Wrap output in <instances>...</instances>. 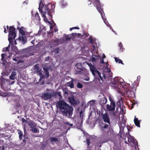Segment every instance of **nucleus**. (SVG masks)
<instances>
[{"instance_id": "39", "label": "nucleus", "mask_w": 150, "mask_h": 150, "mask_svg": "<svg viewBox=\"0 0 150 150\" xmlns=\"http://www.w3.org/2000/svg\"><path fill=\"white\" fill-rule=\"evenodd\" d=\"M71 38L68 35L66 37V40L67 41H70L71 40Z\"/></svg>"}, {"instance_id": "54", "label": "nucleus", "mask_w": 150, "mask_h": 150, "mask_svg": "<svg viewBox=\"0 0 150 150\" xmlns=\"http://www.w3.org/2000/svg\"><path fill=\"white\" fill-rule=\"evenodd\" d=\"M68 93L67 92V91H65L64 93V96L66 94V95L67 96L68 95Z\"/></svg>"}, {"instance_id": "59", "label": "nucleus", "mask_w": 150, "mask_h": 150, "mask_svg": "<svg viewBox=\"0 0 150 150\" xmlns=\"http://www.w3.org/2000/svg\"><path fill=\"white\" fill-rule=\"evenodd\" d=\"M89 79V78H85L84 79V80L86 81H88Z\"/></svg>"}, {"instance_id": "14", "label": "nucleus", "mask_w": 150, "mask_h": 150, "mask_svg": "<svg viewBox=\"0 0 150 150\" xmlns=\"http://www.w3.org/2000/svg\"><path fill=\"white\" fill-rule=\"evenodd\" d=\"M50 142L52 144H54L55 143L58 144L59 143V141L58 139L54 137H50Z\"/></svg>"}, {"instance_id": "42", "label": "nucleus", "mask_w": 150, "mask_h": 150, "mask_svg": "<svg viewBox=\"0 0 150 150\" xmlns=\"http://www.w3.org/2000/svg\"><path fill=\"white\" fill-rule=\"evenodd\" d=\"M79 28L78 27H74L71 28L70 29V31H71L73 29H79Z\"/></svg>"}, {"instance_id": "23", "label": "nucleus", "mask_w": 150, "mask_h": 150, "mask_svg": "<svg viewBox=\"0 0 150 150\" xmlns=\"http://www.w3.org/2000/svg\"><path fill=\"white\" fill-rule=\"evenodd\" d=\"M119 46L120 47V52H123L125 50V48L123 47L122 44L121 42L119 43Z\"/></svg>"}, {"instance_id": "22", "label": "nucleus", "mask_w": 150, "mask_h": 150, "mask_svg": "<svg viewBox=\"0 0 150 150\" xmlns=\"http://www.w3.org/2000/svg\"><path fill=\"white\" fill-rule=\"evenodd\" d=\"M23 28V27L20 28L19 27H18L17 28V29L19 30L20 33L21 34L22 36H23L25 35V32L22 29Z\"/></svg>"}, {"instance_id": "15", "label": "nucleus", "mask_w": 150, "mask_h": 150, "mask_svg": "<svg viewBox=\"0 0 150 150\" xmlns=\"http://www.w3.org/2000/svg\"><path fill=\"white\" fill-rule=\"evenodd\" d=\"M14 131V130L13 129V128L11 126H6L5 128H2L1 129L0 127V131Z\"/></svg>"}, {"instance_id": "4", "label": "nucleus", "mask_w": 150, "mask_h": 150, "mask_svg": "<svg viewBox=\"0 0 150 150\" xmlns=\"http://www.w3.org/2000/svg\"><path fill=\"white\" fill-rule=\"evenodd\" d=\"M122 81H123V79L119 77H115L113 79V80L110 85L111 86L116 89L117 88L118 85H121L123 88L125 89L126 88L124 86V83Z\"/></svg>"}, {"instance_id": "48", "label": "nucleus", "mask_w": 150, "mask_h": 150, "mask_svg": "<svg viewBox=\"0 0 150 150\" xmlns=\"http://www.w3.org/2000/svg\"><path fill=\"white\" fill-rule=\"evenodd\" d=\"M92 59L93 61H95L97 59L95 57H93V56H92Z\"/></svg>"}, {"instance_id": "49", "label": "nucleus", "mask_w": 150, "mask_h": 150, "mask_svg": "<svg viewBox=\"0 0 150 150\" xmlns=\"http://www.w3.org/2000/svg\"><path fill=\"white\" fill-rule=\"evenodd\" d=\"M58 50H59V48L58 47H57L55 50V52L56 53H59Z\"/></svg>"}, {"instance_id": "29", "label": "nucleus", "mask_w": 150, "mask_h": 150, "mask_svg": "<svg viewBox=\"0 0 150 150\" xmlns=\"http://www.w3.org/2000/svg\"><path fill=\"white\" fill-rule=\"evenodd\" d=\"M42 16L43 17V19L44 20V21L46 22H49V21H48V19L47 18L46 16H45V14L46 13H43Z\"/></svg>"}, {"instance_id": "53", "label": "nucleus", "mask_w": 150, "mask_h": 150, "mask_svg": "<svg viewBox=\"0 0 150 150\" xmlns=\"http://www.w3.org/2000/svg\"><path fill=\"white\" fill-rule=\"evenodd\" d=\"M119 59H118V58L116 57L115 58V61L116 62H118V61Z\"/></svg>"}, {"instance_id": "33", "label": "nucleus", "mask_w": 150, "mask_h": 150, "mask_svg": "<svg viewBox=\"0 0 150 150\" xmlns=\"http://www.w3.org/2000/svg\"><path fill=\"white\" fill-rule=\"evenodd\" d=\"M83 87V85L81 83H78L77 84V87L80 88H82Z\"/></svg>"}, {"instance_id": "19", "label": "nucleus", "mask_w": 150, "mask_h": 150, "mask_svg": "<svg viewBox=\"0 0 150 150\" xmlns=\"http://www.w3.org/2000/svg\"><path fill=\"white\" fill-rule=\"evenodd\" d=\"M124 132H119L118 134L120 135V137L123 139H125L127 136V135L124 133Z\"/></svg>"}, {"instance_id": "40", "label": "nucleus", "mask_w": 150, "mask_h": 150, "mask_svg": "<svg viewBox=\"0 0 150 150\" xmlns=\"http://www.w3.org/2000/svg\"><path fill=\"white\" fill-rule=\"evenodd\" d=\"M103 128L104 129H106L108 127V125L104 123L103 124Z\"/></svg>"}, {"instance_id": "51", "label": "nucleus", "mask_w": 150, "mask_h": 150, "mask_svg": "<svg viewBox=\"0 0 150 150\" xmlns=\"http://www.w3.org/2000/svg\"><path fill=\"white\" fill-rule=\"evenodd\" d=\"M92 102V103H93V102H94V101L93 100H91L89 101L88 103V104H89L91 105V103Z\"/></svg>"}, {"instance_id": "8", "label": "nucleus", "mask_w": 150, "mask_h": 150, "mask_svg": "<svg viewBox=\"0 0 150 150\" xmlns=\"http://www.w3.org/2000/svg\"><path fill=\"white\" fill-rule=\"evenodd\" d=\"M102 119L104 122L110 124V119L108 114L107 112H105L104 114L101 113V114Z\"/></svg>"}, {"instance_id": "9", "label": "nucleus", "mask_w": 150, "mask_h": 150, "mask_svg": "<svg viewBox=\"0 0 150 150\" xmlns=\"http://www.w3.org/2000/svg\"><path fill=\"white\" fill-rule=\"evenodd\" d=\"M76 68L79 69V71H77V73H79L83 74H85L87 70L84 67H82V64L80 63H78L76 65Z\"/></svg>"}, {"instance_id": "24", "label": "nucleus", "mask_w": 150, "mask_h": 150, "mask_svg": "<svg viewBox=\"0 0 150 150\" xmlns=\"http://www.w3.org/2000/svg\"><path fill=\"white\" fill-rule=\"evenodd\" d=\"M67 85L69 86L71 88L74 87V83L72 80L68 82L67 83Z\"/></svg>"}, {"instance_id": "18", "label": "nucleus", "mask_w": 150, "mask_h": 150, "mask_svg": "<svg viewBox=\"0 0 150 150\" xmlns=\"http://www.w3.org/2000/svg\"><path fill=\"white\" fill-rule=\"evenodd\" d=\"M135 118L134 119V122L136 126L138 127H140V121L138 120V118L136 117V116H134Z\"/></svg>"}, {"instance_id": "17", "label": "nucleus", "mask_w": 150, "mask_h": 150, "mask_svg": "<svg viewBox=\"0 0 150 150\" xmlns=\"http://www.w3.org/2000/svg\"><path fill=\"white\" fill-rule=\"evenodd\" d=\"M107 102V99L105 98H100V103L102 106H103L106 104Z\"/></svg>"}, {"instance_id": "58", "label": "nucleus", "mask_w": 150, "mask_h": 150, "mask_svg": "<svg viewBox=\"0 0 150 150\" xmlns=\"http://www.w3.org/2000/svg\"><path fill=\"white\" fill-rule=\"evenodd\" d=\"M13 60L15 61L18 62V60H17V59L16 58H13Z\"/></svg>"}, {"instance_id": "46", "label": "nucleus", "mask_w": 150, "mask_h": 150, "mask_svg": "<svg viewBox=\"0 0 150 150\" xmlns=\"http://www.w3.org/2000/svg\"><path fill=\"white\" fill-rule=\"evenodd\" d=\"M89 40L90 41V42L91 43H93V39L91 38V37L90 36V38H89Z\"/></svg>"}, {"instance_id": "43", "label": "nucleus", "mask_w": 150, "mask_h": 150, "mask_svg": "<svg viewBox=\"0 0 150 150\" xmlns=\"http://www.w3.org/2000/svg\"><path fill=\"white\" fill-rule=\"evenodd\" d=\"M64 124L65 125H69L71 126H72L73 125V124H71L68 122H64Z\"/></svg>"}, {"instance_id": "63", "label": "nucleus", "mask_w": 150, "mask_h": 150, "mask_svg": "<svg viewBox=\"0 0 150 150\" xmlns=\"http://www.w3.org/2000/svg\"><path fill=\"white\" fill-rule=\"evenodd\" d=\"M105 58V55L104 54H103V59Z\"/></svg>"}, {"instance_id": "61", "label": "nucleus", "mask_w": 150, "mask_h": 150, "mask_svg": "<svg viewBox=\"0 0 150 150\" xmlns=\"http://www.w3.org/2000/svg\"><path fill=\"white\" fill-rule=\"evenodd\" d=\"M49 91L51 92V90H49V89L47 88L46 89V92H49Z\"/></svg>"}, {"instance_id": "50", "label": "nucleus", "mask_w": 150, "mask_h": 150, "mask_svg": "<svg viewBox=\"0 0 150 150\" xmlns=\"http://www.w3.org/2000/svg\"><path fill=\"white\" fill-rule=\"evenodd\" d=\"M4 32L5 33H7V32H6V27H5V26H4Z\"/></svg>"}, {"instance_id": "10", "label": "nucleus", "mask_w": 150, "mask_h": 150, "mask_svg": "<svg viewBox=\"0 0 150 150\" xmlns=\"http://www.w3.org/2000/svg\"><path fill=\"white\" fill-rule=\"evenodd\" d=\"M28 124L30 128V131H38V130L37 128L36 124L33 121H30L28 122Z\"/></svg>"}, {"instance_id": "25", "label": "nucleus", "mask_w": 150, "mask_h": 150, "mask_svg": "<svg viewBox=\"0 0 150 150\" xmlns=\"http://www.w3.org/2000/svg\"><path fill=\"white\" fill-rule=\"evenodd\" d=\"M45 71V74L47 76V77L48 78L49 76V73L47 69L43 68Z\"/></svg>"}, {"instance_id": "41", "label": "nucleus", "mask_w": 150, "mask_h": 150, "mask_svg": "<svg viewBox=\"0 0 150 150\" xmlns=\"http://www.w3.org/2000/svg\"><path fill=\"white\" fill-rule=\"evenodd\" d=\"M21 120L22 122V123H24L25 122H28V121L25 120L24 118H22L21 119Z\"/></svg>"}, {"instance_id": "2", "label": "nucleus", "mask_w": 150, "mask_h": 150, "mask_svg": "<svg viewBox=\"0 0 150 150\" xmlns=\"http://www.w3.org/2000/svg\"><path fill=\"white\" fill-rule=\"evenodd\" d=\"M40 2L39 4L38 9L41 13H47L51 18H52V14L54 13V9L55 8V4H52L50 3L45 5L44 3V0H40Z\"/></svg>"}, {"instance_id": "55", "label": "nucleus", "mask_w": 150, "mask_h": 150, "mask_svg": "<svg viewBox=\"0 0 150 150\" xmlns=\"http://www.w3.org/2000/svg\"><path fill=\"white\" fill-rule=\"evenodd\" d=\"M54 31L55 32H57V31L58 30V29L57 28H54Z\"/></svg>"}, {"instance_id": "64", "label": "nucleus", "mask_w": 150, "mask_h": 150, "mask_svg": "<svg viewBox=\"0 0 150 150\" xmlns=\"http://www.w3.org/2000/svg\"><path fill=\"white\" fill-rule=\"evenodd\" d=\"M17 44L16 41V40H15L14 41V45H16Z\"/></svg>"}, {"instance_id": "38", "label": "nucleus", "mask_w": 150, "mask_h": 150, "mask_svg": "<svg viewBox=\"0 0 150 150\" xmlns=\"http://www.w3.org/2000/svg\"><path fill=\"white\" fill-rule=\"evenodd\" d=\"M80 117L81 119H83V112L82 111H81L80 112Z\"/></svg>"}, {"instance_id": "56", "label": "nucleus", "mask_w": 150, "mask_h": 150, "mask_svg": "<svg viewBox=\"0 0 150 150\" xmlns=\"http://www.w3.org/2000/svg\"><path fill=\"white\" fill-rule=\"evenodd\" d=\"M1 149V150H4V146H3L2 147H0V149Z\"/></svg>"}, {"instance_id": "62", "label": "nucleus", "mask_w": 150, "mask_h": 150, "mask_svg": "<svg viewBox=\"0 0 150 150\" xmlns=\"http://www.w3.org/2000/svg\"><path fill=\"white\" fill-rule=\"evenodd\" d=\"M23 4H28V1H24V2H23Z\"/></svg>"}, {"instance_id": "45", "label": "nucleus", "mask_w": 150, "mask_h": 150, "mask_svg": "<svg viewBox=\"0 0 150 150\" xmlns=\"http://www.w3.org/2000/svg\"><path fill=\"white\" fill-rule=\"evenodd\" d=\"M50 57L48 56L47 57H46L45 58V61L46 62H47L50 59Z\"/></svg>"}, {"instance_id": "1", "label": "nucleus", "mask_w": 150, "mask_h": 150, "mask_svg": "<svg viewBox=\"0 0 150 150\" xmlns=\"http://www.w3.org/2000/svg\"><path fill=\"white\" fill-rule=\"evenodd\" d=\"M57 106L62 112L63 115L69 117L72 116L73 110V108L64 101L59 100L57 103Z\"/></svg>"}, {"instance_id": "27", "label": "nucleus", "mask_w": 150, "mask_h": 150, "mask_svg": "<svg viewBox=\"0 0 150 150\" xmlns=\"http://www.w3.org/2000/svg\"><path fill=\"white\" fill-rule=\"evenodd\" d=\"M22 36L21 37L22 40L23 42V44L26 43L27 41V38L25 36Z\"/></svg>"}, {"instance_id": "34", "label": "nucleus", "mask_w": 150, "mask_h": 150, "mask_svg": "<svg viewBox=\"0 0 150 150\" xmlns=\"http://www.w3.org/2000/svg\"><path fill=\"white\" fill-rule=\"evenodd\" d=\"M71 35L73 37H74L75 35H76L77 37H79L80 35V34L78 33V34H77L76 33H72L71 34Z\"/></svg>"}, {"instance_id": "37", "label": "nucleus", "mask_w": 150, "mask_h": 150, "mask_svg": "<svg viewBox=\"0 0 150 150\" xmlns=\"http://www.w3.org/2000/svg\"><path fill=\"white\" fill-rule=\"evenodd\" d=\"M22 133V132H18V134L19 135V139H20V140H21L22 139V136L23 135V134Z\"/></svg>"}, {"instance_id": "30", "label": "nucleus", "mask_w": 150, "mask_h": 150, "mask_svg": "<svg viewBox=\"0 0 150 150\" xmlns=\"http://www.w3.org/2000/svg\"><path fill=\"white\" fill-rule=\"evenodd\" d=\"M133 128V126L131 124L130 125L127 126V129L128 131H129L131 130V129Z\"/></svg>"}, {"instance_id": "57", "label": "nucleus", "mask_w": 150, "mask_h": 150, "mask_svg": "<svg viewBox=\"0 0 150 150\" xmlns=\"http://www.w3.org/2000/svg\"><path fill=\"white\" fill-rule=\"evenodd\" d=\"M122 123L124 124V125L125 124V123L126 122L125 120H122Z\"/></svg>"}, {"instance_id": "31", "label": "nucleus", "mask_w": 150, "mask_h": 150, "mask_svg": "<svg viewBox=\"0 0 150 150\" xmlns=\"http://www.w3.org/2000/svg\"><path fill=\"white\" fill-rule=\"evenodd\" d=\"M34 67H35V69L38 70V72H40V70L39 69V67L38 65H35L34 66Z\"/></svg>"}, {"instance_id": "47", "label": "nucleus", "mask_w": 150, "mask_h": 150, "mask_svg": "<svg viewBox=\"0 0 150 150\" xmlns=\"http://www.w3.org/2000/svg\"><path fill=\"white\" fill-rule=\"evenodd\" d=\"M118 62L119 63H121V64H124L122 62V61L120 59H119V60L118 61Z\"/></svg>"}, {"instance_id": "5", "label": "nucleus", "mask_w": 150, "mask_h": 150, "mask_svg": "<svg viewBox=\"0 0 150 150\" xmlns=\"http://www.w3.org/2000/svg\"><path fill=\"white\" fill-rule=\"evenodd\" d=\"M16 29L13 26H10L9 27L8 35V40L10 44H12L13 40H15L16 36L15 33Z\"/></svg>"}, {"instance_id": "20", "label": "nucleus", "mask_w": 150, "mask_h": 150, "mask_svg": "<svg viewBox=\"0 0 150 150\" xmlns=\"http://www.w3.org/2000/svg\"><path fill=\"white\" fill-rule=\"evenodd\" d=\"M16 74V72L13 71L10 76L9 78L11 80H14L15 79V76Z\"/></svg>"}, {"instance_id": "11", "label": "nucleus", "mask_w": 150, "mask_h": 150, "mask_svg": "<svg viewBox=\"0 0 150 150\" xmlns=\"http://www.w3.org/2000/svg\"><path fill=\"white\" fill-rule=\"evenodd\" d=\"M115 104L114 102H111L110 105H109L107 104L106 106L107 109L109 111H113V115H115V113L114 112L115 110Z\"/></svg>"}, {"instance_id": "28", "label": "nucleus", "mask_w": 150, "mask_h": 150, "mask_svg": "<svg viewBox=\"0 0 150 150\" xmlns=\"http://www.w3.org/2000/svg\"><path fill=\"white\" fill-rule=\"evenodd\" d=\"M22 124L23 126L24 131H26V127L27 126V122H25Z\"/></svg>"}, {"instance_id": "21", "label": "nucleus", "mask_w": 150, "mask_h": 150, "mask_svg": "<svg viewBox=\"0 0 150 150\" xmlns=\"http://www.w3.org/2000/svg\"><path fill=\"white\" fill-rule=\"evenodd\" d=\"M86 142L87 144V150H92L91 149H90V144L91 143L90 139L89 138L86 139Z\"/></svg>"}, {"instance_id": "13", "label": "nucleus", "mask_w": 150, "mask_h": 150, "mask_svg": "<svg viewBox=\"0 0 150 150\" xmlns=\"http://www.w3.org/2000/svg\"><path fill=\"white\" fill-rule=\"evenodd\" d=\"M127 138H128V140L129 142H132L134 144L135 146V149H136V147H137L138 149H139L138 148V144L137 142H135V141H133V140L132 138V137L131 136H128L127 137Z\"/></svg>"}, {"instance_id": "60", "label": "nucleus", "mask_w": 150, "mask_h": 150, "mask_svg": "<svg viewBox=\"0 0 150 150\" xmlns=\"http://www.w3.org/2000/svg\"><path fill=\"white\" fill-rule=\"evenodd\" d=\"M89 1L90 2L89 3H88V5H90L91 4V1H90V0H89Z\"/></svg>"}, {"instance_id": "35", "label": "nucleus", "mask_w": 150, "mask_h": 150, "mask_svg": "<svg viewBox=\"0 0 150 150\" xmlns=\"http://www.w3.org/2000/svg\"><path fill=\"white\" fill-rule=\"evenodd\" d=\"M35 17L36 20H39L40 19V16L39 15V14L38 13H36L35 15Z\"/></svg>"}, {"instance_id": "12", "label": "nucleus", "mask_w": 150, "mask_h": 150, "mask_svg": "<svg viewBox=\"0 0 150 150\" xmlns=\"http://www.w3.org/2000/svg\"><path fill=\"white\" fill-rule=\"evenodd\" d=\"M68 100L71 104L73 105H76L80 103L78 100H76L74 96L69 97Z\"/></svg>"}, {"instance_id": "6", "label": "nucleus", "mask_w": 150, "mask_h": 150, "mask_svg": "<svg viewBox=\"0 0 150 150\" xmlns=\"http://www.w3.org/2000/svg\"><path fill=\"white\" fill-rule=\"evenodd\" d=\"M88 65L90 67L91 70L93 75L95 76L96 78H97V77H99L102 80V81L100 82L102 83L103 82V78L101 76L100 72L98 71L94 66H93L91 64H89Z\"/></svg>"}, {"instance_id": "32", "label": "nucleus", "mask_w": 150, "mask_h": 150, "mask_svg": "<svg viewBox=\"0 0 150 150\" xmlns=\"http://www.w3.org/2000/svg\"><path fill=\"white\" fill-rule=\"evenodd\" d=\"M39 74L40 75V80L41 79H42L44 78V76L43 74H42L41 72L40 71L39 72Z\"/></svg>"}, {"instance_id": "7", "label": "nucleus", "mask_w": 150, "mask_h": 150, "mask_svg": "<svg viewBox=\"0 0 150 150\" xmlns=\"http://www.w3.org/2000/svg\"><path fill=\"white\" fill-rule=\"evenodd\" d=\"M94 6L97 9L100 13L102 18H103L104 13L103 9L101 7V6L99 0H94Z\"/></svg>"}, {"instance_id": "3", "label": "nucleus", "mask_w": 150, "mask_h": 150, "mask_svg": "<svg viewBox=\"0 0 150 150\" xmlns=\"http://www.w3.org/2000/svg\"><path fill=\"white\" fill-rule=\"evenodd\" d=\"M57 96L59 97L60 99L62 98V96L60 92H45V91L42 94L41 98L42 100H47L51 99L52 97L56 98Z\"/></svg>"}, {"instance_id": "52", "label": "nucleus", "mask_w": 150, "mask_h": 150, "mask_svg": "<svg viewBox=\"0 0 150 150\" xmlns=\"http://www.w3.org/2000/svg\"><path fill=\"white\" fill-rule=\"evenodd\" d=\"M100 62L101 64H104V62L103 60V59H102L100 61Z\"/></svg>"}, {"instance_id": "36", "label": "nucleus", "mask_w": 150, "mask_h": 150, "mask_svg": "<svg viewBox=\"0 0 150 150\" xmlns=\"http://www.w3.org/2000/svg\"><path fill=\"white\" fill-rule=\"evenodd\" d=\"M10 44L9 43V44L8 45V46L7 47H6L5 48H4L3 49V50L4 51L6 52L8 50V48L10 47Z\"/></svg>"}, {"instance_id": "16", "label": "nucleus", "mask_w": 150, "mask_h": 150, "mask_svg": "<svg viewBox=\"0 0 150 150\" xmlns=\"http://www.w3.org/2000/svg\"><path fill=\"white\" fill-rule=\"evenodd\" d=\"M126 94L130 98H133L135 96L134 92L129 89L126 91Z\"/></svg>"}, {"instance_id": "44", "label": "nucleus", "mask_w": 150, "mask_h": 150, "mask_svg": "<svg viewBox=\"0 0 150 150\" xmlns=\"http://www.w3.org/2000/svg\"><path fill=\"white\" fill-rule=\"evenodd\" d=\"M6 55V54H1V60L2 61H4V57H5V56Z\"/></svg>"}, {"instance_id": "26", "label": "nucleus", "mask_w": 150, "mask_h": 150, "mask_svg": "<svg viewBox=\"0 0 150 150\" xmlns=\"http://www.w3.org/2000/svg\"><path fill=\"white\" fill-rule=\"evenodd\" d=\"M7 96V93H6L0 90V96L5 97L6 96Z\"/></svg>"}]
</instances>
